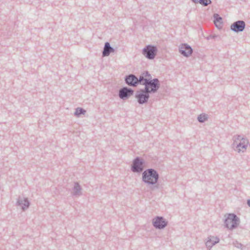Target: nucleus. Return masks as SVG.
<instances>
[{"instance_id":"f257e3e1","label":"nucleus","mask_w":250,"mask_h":250,"mask_svg":"<svg viewBox=\"0 0 250 250\" xmlns=\"http://www.w3.org/2000/svg\"><path fill=\"white\" fill-rule=\"evenodd\" d=\"M159 178L158 172L154 168L145 170L142 173V181L148 185H155Z\"/></svg>"},{"instance_id":"f03ea898","label":"nucleus","mask_w":250,"mask_h":250,"mask_svg":"<svg viewBox=\"0 0 250 250\" xmlns=\"http://www.w3.org/2000/svg\"><path fill=\"white\" fill-rule=\"evenodd\" d=\"M249 144L248 140L241 135H237L235 136V139L233 143V146L234 150L238 152H245Z\"/></svg>"},{"instance_id":"7ed1b4c3","label":"nucleus","mask_w":250,"mask_h":250,"mask_svg":"<svg viewBox=\"0 0 250 250\" xmlns=\"http://www.w3.org/2000/svg\"><path fill=\"white\" fill-rule=\"evenodd\" d=\"M146 83L144 88L146 90L148 91L150 93H155L160 88V83L159 79L157 78L153 79H148Z\"/></svg>"},{"instance_id":"20e7f679","label":"nucleus","mask_w":250,"mask_h":250,"mask_svg":"<svg viewBox=\"0 0 250 250\" xmlns=\"http://www.w3.org/2000/svg\"><path fill=\"white\" fill-rule=\"evenodd\" d=\"M225 226L229 229H233L237 227L239 223V219L235 214L230 213L225 220Z\"/></svg>"},{"instance_id":"39448f33","label":"nucleus","mask_w":250,"mask_h":250,"mask_svg":"<svg viewBox=\"0 0 250 250\" xmlns=\"http://www.w3.org/2000/svg\"><path fill=\"white\" fill-rule=\"evenodd\" d=\"M149 94L150 93L145 88L140 89L136 91L135 97L140 104H143L148 102L150 97Z\"/></svg>"},{"instance_id":"423d86ee","label":"nucleus","mask_w":250,"mask_h":250,"mask_svg":"<svg viewBox=\"0 0 250 250\" xmlns=\"http://www.w3.org/2000/svg\"><path fill=\"white\" fill-rule=\"evenodd\" d=\"M157 48L155 45H147L142 50V54L148 59L153 60L157 55Z\"/></svg>"},{"instance_id":"0eeeda50","label":"nucleus","mask_w":250,"mask_h":250,"mask_svg":"<svg viewBox=\"0 0 250 250\" xmlns=\"http://www.w3.org/2000/svg\"><path fill=\"white\" fill-rule=\"evenodd\" d=\"M144 162L142 159L139 157L135 158L132 162L131 170L133 172L141 173L144 170L143 164Z\"/></svg>"},{"instance_id":"6e6552de","label":"nucleus","mask_w":250,"mask_h":250,"mask_svg":"<svg viewBox=\"0 0 250 250\" xmlns=\"http://www.w3.org/2000/svg\"><path fill=\"white\" fill-rule=\"evenodd\" d=\"M153 227L158 229H162L167 226L168 222L162 216H156L152 219Z\"/></svg>"},{"instance_id":"1a4fd4ad","label":"nucleus","mask_w":250,"mask_h":250,"mask_svg":"<svg viewBox=\"0 0 250 250\" xmlns=\"http://www.w3.org/2000/svg\"><path fill=\"white\" fill-rule=\"evenodd\" d=\"M246 23L243 21H237L230 26V29L236 33L242 32L245 29Z\"/></svg>"},{"instance_id":"9d476101","label":"nucleus","mask_w":250,"mask_h":250,"mask_svg":"<svg viewBox=\"0 0 250 250\" xmlns=\"http://www.w3.org/2000/svg\"><path fill=\"white\" fill-rule=\"evenodd\" d=\"M179 52L184 56L188 57L192 53L193 49L190 45L183 43L179 47Z\"/></svg>"},{"instance_id":"9b49d317","label":"nucleus","mask_w":250,"mask_h":250,"mask_svg":"<svg viewBox=\"0 0 250 250\" xmlns=\"http://www.w3.org/2000/svg\"><path fill=\"white\" fill-rule=\"evenodd\" d=\"M137 77L133 74L126 75V84L132 87H136L138 85L137 82Z\"/></svg>"},{"instance_id":"f8f14e48","label":"nucleus","mask_w":250,"mask_h":250,"mask_svg":"<svg viewBox=\"0 0 250 250\" xmlns=\"http://www.w3.org/2000/svg\"><path fill=\"white\" fill-rule=\"evenodd\" d=\"M17 204L21 207L23 210L28 208L30 206V202L27 198H21L19 197L18 199Z\"/></svg>"},{"instance_id":"ddd939ff","label":"nucleus","mask_w":250,"mask_h":250,"mask_svg":"<svg viewBox=\"0 0 250 250\" xmlns=\"http://www.w3.org/2000/svg\"><path fill=\"white\" fill-rule=\"evenodd\" d=\"M115 49L113 47H111L109 42H106L104 43V45L102 51V56L107 57L112 52H114Z\"/></svg>"},{"instance_id":"4468645a","label":"nucleus","mask_w":250,"mask_h":250,"mask_svg":"<svg viewBox=\"0 0 250 250\" xmlns=\"http://www.w3.org/2000/svg\"><path fill=\"white\" fill-rule=\"evenodd\" d=\"M72 195L75 197H79L82 195V188L78 182H75L72 188Z\"/></svg>"},{"instance_id":"2eb2a0df","label":"nucleus","mask_w":250,"mask_h":250,"mask_svg":"<svg viewBox=\"0 0 250 250\" xmlns=\"http://www.w3.org/2000/svg\"><path fill=\"white\" fill-rule=\"evenodd\" d=\"M219 238L217 237L210 236L206 243V245L208 249L210 250L213 246L219 242Z\"/></svg>"},{"instance_id":"dca6fc26","label":"nucleus","mask_w":250,"mask_h":250,"mask_svg":"<svg viewBox=\"0 0 250 250\" xmlns=\"http://www.w3.org/2000/svg\"><path fill=\"white\" fill-rule=\"evenodd\" d=\"M214 22L215 26L218 29H221L223 27L222 18L218 14L213 15Z\"/></svg>"},{"instance_id":"f3484780","label":"nucleus","mask_w":250,"mask_h":250,"mask_svg":"<svg viewBox=\"0 0 250 250\" xmlns=\"http://www.w3.org/2000/svg\"><path fill=\"white\" fill-rule=\"evenodd\" d=\"M86 113V110L82 107H77L75 109L74 113V115L77 117H80L82 115H84Z\"/></svg>"},{"instance_id":"a211bd4d","label":"nucleus","mask_w":250,"mask_h":250,"mask_svg":"<svg viewBox=\"0 0 250 250\" xmlns=\"http://www.w3.org/2000/svg\"><path fill=\"white\" fill-rule=\"evenodd\" d=\"M195 3H200L204 6H207L211 4V0H191Z\"/></svg>"},{"instance_id":"6ab92c4d","label":"nucleus","mask_w":250,"mask_h":250,"mask_svg":"<svg viewBox=\"0 0 250 250\" xmlns=\"http://www.w3.org/2000/svg\"><path fill=\"white\" fill-rule=\"evenodd\" d=\"M137 80L138 81H137V82L138 83V85L140 84L141 85L145 86V84H146V81L148 80V79L145 78L141 73L139 77L138 78H137Z\"/></svg>"},{"instance_id":"aec40b11","label":"nucleus","mask_w":250,"mask_h":250,"mask_svg":"<svg viewBox=\"0 0 250 250\" xmlns=\"http://www.w3.org/2000/svg\"><path fill=\"white\" fill-rule=\"evenodd\" d=\"M197 120L199 123H204L206 121L208 120L207 115L204 113L201 114L198 116Z\"/></svg>"},{"instance_id":"412c9836","label":"nucleus","mask_w":250,"mask_h":250,"mask_svg":"<svg viewBox=\"0 0 250 250\" xmlns=\"http://www.w3.org/2000/svg\"><path fill=\"white\" fill-rule=\"evenodd\" d=\"M119 96L121 99L125 100V86H123L120 89Z\"/></svg>"},{"instance_id":"4be33fe9","label":"nucleus","mask_w":250,"mask_h":250,"mask_svg":"<svg viewBox=\"0 0 250 250\" xmlns=\"http://www.w3.org/2000/svg\"><path fill=\"white\" fill-rule=\"evenodd\" d=\"M134 93V90L130 88L126 87V99L132 95Z\"/></svg>"},{"instance_id":"5701e85b","label":"nucleus","mask_w":250,"mask_h":250,"mask_svg":"<svg viewBox=\"0 0 250 250\" xmlns=\"http://www.w3.org/2000/svg\"><path fill=\"white\" fill-rule=\"evenodd\" d=\"M142 74L145 78L152 79V76L148 71H145L142 73Z\"/></svg>"},{"instance_id":"b1692460","label":"nucleus","mask_w":250,"mask_h":250,"mask_svg":"<svg viewBox=\"0 0 250 250\" xmlns=\"http://www.w3.org/2000/svg\"><path fill=\"white\" fill-rule=\"evenodd\" d=\"M235 246L236 247L239 248V249H242V248L243 247L242 244L241 243H240L238 242H237Z\"/></svg>"},{"instance_id":"393cba45","label":"nucleus","mask_w":250,"mask_h":250,"mask_svg":"<svg viewBox=\"0 0 250 250\" xmlns=\"http://www.w3.org/2000/svg\"><path fill=\"white\" fill-rule=\"evenodd\" d=\"M247 204L250 207V199L247 200Z\"/></svg>"},{"instance_id":"a878e982","label":"nucleus","mask_w":250,"mask_h":250,"mask_svg":"<svg viewBox=\"0 0 250 250\" xmlns=\"http://www.w3.org/2000/svg\"><path fill=\"white\" fill-rule=\"evenodd\" d=\"M154 188H158V187H157V186H154Z\"/></svg>"}]
</instances>
